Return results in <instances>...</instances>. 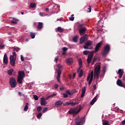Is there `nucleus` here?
<instances>
[{"instance_id": "obj_18", "label": "nucleus", "mask_w": 125, "mask_h": 125, "mask_svg": "<svg viewBox=\"0 0 125 125\" xmlns=\"http://www.w3.org/2000/svg\"><path fill=\"white\" fill-rule=\"evenodd\" d=\"M63 104V102L62 101H58L55 104V106L56 107H60Z\"/></svg>"}, {"instance_id": "obj_1", "label": "nucleus", "mask_w": 125, "mask_h": 125, "mask_svg": "<svg viewBox=\"0 0 125 125\" xmlns=\"http://www.w3.org/2000/svg\"><path fill=\"white\" fill-rule=\"evenodd\" d=\"M82 109H83V106H82V105L80 104L76 108L70 109L69 110L68 113L70 115H73V116L75 117V116H77V115L80 113Z\"/></svg>"}, {"instance_id": "obj_57", "label": "nucleus", "mask_w": 125, "mask_h": 125, "mask_svg": "<svg viewBox=\"0 0 125 125\" xmlns=\"http://www.w3.org/2000/svg\"><path fill=\"white\" fill-rule=\"evenodd\" d=\"M45 11L47 12H48L49 11V9H48V8H46V9H45Z\"/></svg>"}, {"instance_id": "obj_28", "label": "nucleus", "mask_w": 125, "mask_h": 125, "mask_svg": "<svg viewBox=\"0 0 125 125\" xmlns=\"http://www.w3.org/2000/svg\"><path fill=\"white\" fill-rule=\"evenodd\" d=\"M78 62L80 66L79 68H82V66H83V61H82V59H79Z\"/></svg>"}, {"instance_id": "obj_24", "label": "nucleus", "mask_w": 125, "mask_h": 125, "mask_svg": "<svg viewBox=\"0 0 125 125\" xmlns=\"http://www.w3.org/2000/svg\"><path fill=\"white\" fill-rule=\"evenodd\" d=\"M66 63L67 64H72L73 63V59L72 58H68L66 60Z\"/></svg>"}, {"instance_id": "obj_48", "label": "nucleus", "mask_w": 125, "mask_h": 125, "mask_svg": "<svg viewBox=\"0 0 125 125\" xmlns=\"http://www.w3.org/2000/svg\"><path fill=\"white\" fill-rule=\"evenodd\" d=\"M63 56H67V53L63 51Z\"/></svg>"}, {"instance_id": "obj_40", "label": "nucleus", "mask_w": 125, "mask_h": 125, "mask_svg": "<svg viewBox=\"0 0 125 125\" xmlns=\"http://www.w3.org/2000/svg\"><path fill=\"white\" fill-rule=\"evenodd\" d=\"M91 78V73H90L89 74L88 76L87 77V82H88V81H89Z\"/></svg>"}, {"instance_id": "obj_54", "label": "nucleus", "mask_w": 125, "mask_h": 125, "mask_svg": "<svg viewBox=\"0 0 125 125\" xmlns=\"http://www.w3.org/2000/svg\"><path fill=\"white\" fill-rule=\"evenodd\" d=\"M57 21H63V19L62 18H60V19H58Z\"/></svg>"}, {"instance_id": "obj_22", "label": "nucleus", "mask_w": 125, "mask_h": 125, "mask_svg": "<svg viewBox=\"0 0 125 125\" xmlns=\"http://www.w3.org/2000/svg\"><path fill=\"white\" fill-rule=\"evenodd\" d=\"M118 74L119 75L120 79H121V78L123 77V75L124 74V72L123 71V70H122V69H119Z\"/></svg>"}, {"instance_id": "obj_8", "label": "nucleus", "mask_w": 125, "mask_h": 125, "mask_svg": "<svg viewBox=\"0 0 125 125\" xmlns=\"http://www.w3.org/2000/svg\"><path fill=\"white\" fill-rule=\"evenodd\" d=\"M57 67L58 68H59V69H57V72L58 73L57 80L58 82L60 83V76L61 75V68L62 66L60 64H58L57 65Z\"/></svg>"}, {"instance_id": "obj_64", "label": "nucleus", "mask_w": 125, "mask_h": 125, "mask_svg": "<svg viewBox=\"0 0 125 125\" xmlns=\"http://www.w3.org/2000/svg\"><path fill=\"white\" fill-rule=\"evenodd\" d=\"M94 62H93V61H92V65H94Z\"/></svg>"}, {"instance_id": "obj_12", "label": "nucleus", "mask_w": 125, "mask_h": 125, "mask_svg": "<svg viewBox=\"0 0 125 125\" xmlns=\"http://www.w3.org/2000/svg\"><path fill=\"white\" fill-rule=\"evenodd\" d=\"M79 103L78 102H66L63 104V106H69L70 105L71 106H75V105H78Z\"/></svg>"}, {"instance_id": "obj_45", "label": "nucleus", "mask_w": 125, "mask_h": 125, "mask_svg": "<svg viewBox=\"0 0 125 125\" xmlns=\"http://www.w3.org/2000/svg\"><path fill=\"white\" fill-rule=\"evenodd\" d=\"M47 110H48L47 107H45V108H44L43 109L42 112V113H45V112H46V111H47Z\"/></svg>"}, {"instance_id": "obj_30", "label": "nucleus", "mask_w": 125, "mask_h": 125, "mask_svg": "<svg viewBox=\"0 0 125 125\" xmlns=\"http://www.w3.org/2000/svg\"><path fill=\"white\" fill-rule=\"evenodd\" d=\"M56 95H57V94L54 93H53L52 95H51L48 96V97L46 98V100H47L49 99V98H51V97H53L54 96H56Z\"/></svg>"}, {"instance_id": "obj_7", "label": "nucleus", "mask_w": 125, "mask_h": 125, "mask_svg": "<svg viewBox=\"0 0 125 125\" xmlns=\"http://www.w3.org/2000/svg\"><path fill=\"white\" fill-rule=\"evenodd\" d=\"M110 51V45H106L104 48L103 51L102 52V55L103 56H106L107 54L109 53Z\"/></svg>"}, {"instance_id": "obj_32", "label": "nucleus", "mask_w": 125, "mask_h": 125, "mask_svg": "<svg viewBox=\"0 0 125 125\" xmlns=\"http://www.w3.org/2000/svg\"><path fill=\"white\" fill-rule=\"evenodd\" d=\"M75 15H72L71 17L69 18V21H74L75 20V17H74Z\"/></svg>"}, {"instance_id": "obj_52", "label": "nucleus", "mask_w": 125, "mask_h": 125, "mask_svg": "<svg viewBox=\"0 0 125 125\" xmlns=\"http://www.w3.org/2000/svg\"><path fill=\"white\" fill-rule=\"evenodd\" d=\"M121 124L122 125H125V119L123 120Z\"/></svg>"}, {"instance_id": "obj_26", "label": "nucleus", "mask_w": 125, "mask_h": 125, "mask_svg": "<svg viewBox=\"0 0 125 125\" xmlns=\"http://www.w3.org/2000/svg\"><path fill=\"white\" fill-rule=\"evenodd\" d=\"M96 98H97V95L94 98V99L91 101L90 104L91 105H93L95 102H96Z\"/></svg>"}, {"instance_id": "obj_10", "label": "nucleus", "mask_w": 125, "mask_h": 125, "mask_svg": "<svg viewBox=\"0 0 125 125\" xmlns=\"http://www.w3.org/2000/svg\"><path fill=\"white\" fill-rule=\"evenodd\" d=\"M102 44H103V42L101 41L97 44L95 48V52H98V51L100 49V47L102 46Z\"/></svg>"}, {"instance_id": "obj_55", "label": "nucleus", "mask_w": 125, "mask_h": 125, "mask_svg": "<svg viewBox=\"0 0 125 125\" xmlns=\"http://www.w3.org/2000/svg\"><path fill=\"white\" fill-rule=\"evenodd\" d=\"M55 88H58V84H56L54 86Z\"/></svg>"}, {"instance_id": "obj_25", "label": "nucleus", "mask_w": 125, "mask_h": 125, "mask_svg": "<svg viewBox=\"0 0 125 125\" xmlns=\"http://www.w3.org/2000/svg\"><path fill=\"white\" fill-rule=\"evenodd\" d=\"M13 21H11V23L12 24H17V22H18L19 21V20H18V19H16V18H13Z\"/></svg>"}, {"instance_id": "obj_62", "label": "nucleus", "mask_w": 125, "mask_h": 125, "mask_svg": "<svg viewBox=\"0 0 125 125\" xmlns=\"http://www.w3.org/2000/svg\"><path fill=\"white\" fill-rule=\"evenodd\" d=\"M76 77V73H73V78Z\"/></svg>"}, {"instance_id": "obj_44", "label": "nucleus", "mask_w": 125, "mask_h": 125, "mask_svg": "<svg viewBox=\"0 0 125 125\" xmlns=\"http://www.w3.org/2000/svg\"><path fill=\"white\" fill-rule=\"evenodd\" d=\"M87 12H91V6H89V7L87 8Z\"/></svg>"}, {"instance_id": "obj_31", "label": "nucleus", "mask_w": 125, "mask_h": 125, "mask_svg": "<svg viewBox=\"0 0 125 125\" xmlns=\"http://www.w3.org/2000/svg\"><path fill=\"white\" fill-rule=\"evenodd\" d=\"M28 105H29V104L26 103V105L23 109L24 111H28V109H29V106H28Z\"/></svg>"}, {"instance_id": "obj_53", "label": "nucleus", "mask_w": 125, "mask_h": 125, "mask_svg": "<svg viewBox=\"0 0 125 125\" xmlns=\"http://www.w3.org/2000/svg\"><path fill=\"white\" fill-rule=\"evenodd\" d=\"M93 89L95 90V89H96V84H94V85L93 86Z\"/></svg>"}, {"instance_id": "obj_33", "label": "nucleus", "mask_w": 125, "mask_h": 125, "mask_svg": "<svg viewBox=\"0 0 125 125\" xmlns=\"http://www.w3.org/2000/svg\"><path fill=\"white\" fill-rule=\"evenodd\" d=\"M30 37L32 39H35V37H36V33L30 32Z\"/></svg>"}, {"instance_id": "obj_60", "label": "nucleus", "mask_w": 125, "mask_h": 125, "mask_svg": "<svg viewBox=\"0 0 125 125\" xmlns=\"http://www.w3.org/2000/svg\"><path fill=\"white\" fill-rule=\"evenodd\" d=\"M33 24L35 26V27H37V22H34Z\"/></svg>"}, {"instance_id": "obj_14", "label": "nucleus", "mask_w": 125, "mask_h": 125, "mask_svg": "<svg viewBox=\"0 0 125 125\" xmlns=\"http://www.w3.org/2000/svg\"><path fill=\"white\" fill-rule=\"evenodd\" d=\"M77 73H79V78H82L83 75V70L81 69V67H79V68L77 69Z\"/></svg>"}, {"instance_id": "obj_20", "label": "nucleus", "mask_w": 125, "mask_h": 125, "mask_svg": "<svg viewBox=\"0 0 125 125\" xmlns=\"http://www.w3.org/2000/svg\"><path fill=\"white\" fill-rule=\"evenodd\" d=\"M42 27H43V23L39 22L38 23V25L37 27V29L38 30H41V29H42Z\"/></svg>"}, {"instance_id": "obj_27", "label": "nucleus", "mask_w": 125, "mask_h": 125, "mask_svg": "<svg viewBox=\"0 0 125 125\" xmlns=\"http://www.w3.org/2000/svg\"><path fill=\"white\" fill-rule=\"evenodd\" d=\"M37 6L36 3H31L29 6L30 8H35Z\"/></svg>"}, {"instance_id": "obj_16", "label": "nucleus", "mask_w": 125, "mask_h": 125, "mask_svg": "<svg viewBox=\"0 0 125 125\" xmlns=\"http://www.w3.org/2000/svg\"><path fill=\"white\" fill-rule=\"evenodd\" d=\"M46 104H47V102H46V101H45V99H44V98H41V105H42V106H45Z\"/></svg>"}, {"instance_id": "obj_17", "label": "nucleus", "mask_w": 125, "mask_h": 125, "mask_svg": "<svg viewBox=\"0 0 125 125\" xmlns=\"http://www.w3.org/2000/svg\"><path fill=\"white\" fill-rule=\"evenodd\" d=\"M117 84L119 85V86H121L122 87H124L125 88V84H123V82L121 80L118 79L117 81Z\"/></svg>"}, {"instance_id": "obj_56", "label": "nucleus", "mask_w": 125, "mask_h": 125, "mask_svg": "<svg viewBox=\"0 0 125 125\" xmlns=\"http://www.w3.org/2000/svg\"><path fill=\"white\" fill-rule=\"evenodd\" d=\"M18 94L20 96H22V93H21V92H19L18 93Z\"/></svg>"}, {"instance_id": "obj_6", "label": "nucleus", "mask_w": 125, "mask_h": 125, "mask_svg": "<svg viewBox=\"0 0 125 125\" xmlns=\"http://www.w3.org/2000/svg\"><path fill=\"white\" fill-rule=\"evenodd\" d=\"M9 83L10 86L12 88H14V87H16V85H17L16 80H15V78L14 77H11L10 79Z\"/></svg>"}, {"instance_id": "obj_39", "label": "nucleus", "mask_w": 125, "mask_h": 125, "mask_svg": "<svg viewBox=\"0 0 125 125\" xmlns=\"http://www.w3.org/2000/svg\"><path fill=\"white\" fill-rule=\"evenodd\" d=\"M42 112L39 113L37 115V118L38 119H41V117H42Z\"/></svg>"}, {"instance_id": "obj_35", "label": "nucleus", "mask_w": 125, "mask_h": 125, "mask_svg": "<svg viewBox=\"0 0 125 125\" xmlns=\"http://www.w3.org/2000/svg\"><path fill=\"white\" fill-rule=\"evenodd\" d=\"M57 31L59 32L60 33H62L63 32V29L60 27H58Z\"/></svg>"}, {"instance_id": "obj_9", "label": "nucleus", "mask_w": 125, "mask_h": 125, "mask_svg": "<svg viewBox=\"0 0 125 125\" xmlns=\"http://www.w3.org/2000/svg\"><path fill=\"white\" fill-rule=\"evenodd\" d=\"M85 45L83 46V48H84V49H89L88 46H91V45H92V41H88L85 42Z\"/></svg>"}, {"instance_id": "obj_46", "label": "nucleus", "mask_w": 125, "mask_h": 125, "mask_svg": "<svg viewBox=\"0 0 125 125\" xmlns=\"http://www.w3.org/2000/svg\"><path fill=\"white\" fill-rule=\"evenodd\" d=\"M68 48L66 47H63V51L65 52L67 51V50H68Z\"/></svg>"}, {"instance_id": "obj_29", "label": "nucleus", "mask_w": 125, "mask_h": 125, "mask_svg": "<svg viewBox=\"0 0 125 125\" xmlns=\"http://www.w3.org/2000/svg\"><path fill=\"white\" fill-rule=\"evenodd\" d=\"M102 122L103 125H109V122L108 121L103 120Z\"/></svg>"}, {"instance_id": "obj_23", "label": "nucleus", "mask_w": 125, "mask_h": 125, "mask_svg": "<svg viewBox=\"0 0 125 125\" xmlns=\"http://www.w3.org/2000/svg\"><path fill=\"white\" fill-rule=\"evenodd\" d=\"M13 72H14V69H11L8 70L7 74L8 75H9V76H12V74Z\"/></svg>"}, {"instance_id": "obj_58", "label": "nucleus", "mask_w": 125, "mask_h": 125, "mask_svg": "<svg viewBox=\"0 0 125 125\" xmlns=\"http://www.w3.org/2000/svg\"><path fill=\"white\" fill-rule=\"evenodd\" d=\"M95 61H96V58H94L93 60V62H95Z\"/></svg>"}, {"instance_id": "obj_19", "label": "nucleus", "mask_w": 125, "mask_h": 125, "mask_svg": "<svg viewBox=\"0 0 125 125\" xmlns=\"http://www.w3.org/2000/svg\"><path fill=\"white\" fill-rule=\"evenodd\" d=\"M86 90V89L85 86H84L82 88V93L81 96V98H83V97H84V94H85Z\"/></svg>"}, {"instance_id": "obj_59", "label": "nucleus", "mask_w": 125, "mask_h": 125, "mask_svg": "<svg viewBox=\"0 0 125 125\" xmlns=\"http://www.w3.org/2000/svg\"><path fill=\"white\" fill-rule=\"evenodd\" d=\"M55 61H56V62H57L58 61V58H56L55 59Z\"/></svg>"}, {"instance_id": "obj_51", "label": "nucleus", "mask_w": 125, "mask_h": 125, "mask_svg": "<svg viewBox=\"0 0 125 125\" xmlns=\"http://www.w3.org/2000/svg\"><path fill=\"white\" fill-rule=\"evenodd\" d=\"M4 46V45H0V49H2Z\"/></svg>"}, {"instance_id": "obj_34", "label": "nucleus", "mask_w": 125, "mask_h": 125, "mask_svg": "<svg viewBox=\"0 0 125 125\" xmlns=\"http://www.w3.org/2000/svg\"><path fill=\"white\" fill-rule=\"evenodd\" d=\"M13 52H15V51H16V52H18L19 50H20V48L18 47H13Z\"/></svg>"}, {"instance_id": "obj_61", "label": "nucleus", "mask_w": 125, "mask_h": 125, "mask_svg": "<svg viewBox=\"0 0 125 125\" xmlns=\"http://www.w3.org/2000/svg\"><path fill=\"white\" fill-rule=\"evenodd\" d=\"M123 80L125 81V76H123Z\"/></svg>"}, {"instance_id": "obj_63", "label": "nucleus", "mask_w": 125, "mask_h": 125, "mask_svg": "<svg viewBox=\"0 0 125 125\" xmlns=\"http://www.w3.org/2000/svg\"><path fill=\"white\" fill-rule=\"evenodd\" d=\"M105 70H106V68H105V67L103 68V71H104V72Z\"/></svg>"}, {"instance_id": "obj_13", "label": "nucleus", "mask_w": 125, "mask_h": 125, "mask_svg": "<svg viewBox=\"0 0 125 125\" xmlns=\"http://www.w3.org/2000/svg\"><path fill=\"white\" fill-rule=\"evenodd\" d=\"M88 38V36H87V35H86L81 38L80 43L82 44V43H83V42H86V41H87Z\"/></svg>"}, {"instance_id": "obj_49", "label": "nucleus", "mask_w": 125, "mask_h": 125, "mask_svg": "<svg viewBox=\"0 0 125 125\" xmlns=\"http://www.w3.org/2000/svg\"><path fill=\"white\" fill-rule=\"evenodd\" d=\"M43 14H44V13L41 12L39 14V15H40V16H43Z\"/></svg>"}, {"instance_id": "obj_42", "label": "nucleus", "mask_w": 125, "mask_h": 125, "mask_svg": "<svg viewBox=\"0 0 125 125\" xmlns=\"http://www.w3.org/2000/svg\"><path fill=\"white\" fill-rule=\"evenodd\" d=\"M84 55H87L88 54V53H89V51H84L83 52Z\"/></svg>"}, {"instance_id": "obj_15", "label": "nucleus", "mask_w": 125, "mask_h": 125, "mask_svg": "<svg viewBox=\"0 0 125 125\" xmlns=\"http://www.w3.org/2000/svg\"><path fill=\"white\" fill-rule=\"evenodd\" d=\"M3 63L5 65H7L8 64V58L7 57V55L5 54L3 57Z\"/></svg>"}, {"instance_id": "obj_11", "label": "nucleus", "mask_w": 125, "mask_h": 125, "mask_svg": "<svg viewBox=\"0 0 125 125\" xmlns=\"http://www.w3.org/2000/svg\"><path fill=\"white\" fill-rule=\"evenodd\" d=\"M93 54H94L93 52H91L90 54L88 55V58L87 59V62L88 64L91 63L92 58H93Z\"/></svg>"}, {"instance_id": "obj_50", "label": "nucleus", "mask_w": 125, "mask_h": 125, "mask_svg": "<svg viewBox=\"0 0 125 125\" xmlns=\"http://www.w3.org/2000/svg\"><path fill=\"white\" fill-rule=\"evenodd\" d=\"M21 61L23 62L24 61V57H23V56L21 55Z\"/></svg>"}, {"instance_id": "obj_47", "label": "nucleus", "mask_w": 125, "mask_h": 125, "mask_svg": "<svg viewBox=\"0 0 125 125\" xmlns=\"http://www.w3.org/2000/svg\"><path fill=\"white\" fill-rule=\"evenodd\" d=\"M63 96L64 98H67L68 97V94L63 93Z\"/></svg>"}, {"instance_id": "obj_36", "label": "nucleus", "mask_w": 125, "mask_h": 125, "mask_svg": "<svg viewBox=\"0 0 125 125\" xmlns=\"http://www.w3.org/2000/svg\"><path fill=\"white\" fill-rule=\"evenodd\" d=\"M73 41L74 42H78V36H76L75 37H74L73 38Z\"/></svg>"}, {"instance_id": "obj_43", "label": "nucleus", "mask_w": 125, "mask_h": 125, "mask_svg": "<svg viewBox=\"0 0 125 125\" xmlns=\"http://www.w3.org/2000/svg\"><path fill=\"white\" fill-rule=\"evenodd\" d=\"M33 97H34V99L35 100H39V97H38L37 95H34L33 96Z\"/></svg>"}, {"instance_id": "obj_21", "label": "nucleus", "mask_w": 125, "mask_h": 125, "mask_svg": "<svg viewBox=\"0 0 125 125\" xmlns=\"http://www.w3.org/2000/svg\"><path fill=\"white\" fill-rule=\"evenodd\" d=\"M93 80V71H92L91 72V78L90 79V80L88 82L89 85L91 84V83H92V80Z\"/></svg>"}, {"instance_id": "obj_2", "label": "nucleus", "mask_w": 125, "mask_h": 125, "mask_svg": "<svg viewBox=\"0 0 125 125\" xmlns=\"http://www.w3.org/2000/svg\"><path fill=\"white\" fill-rule=\"evenodd\" d=\"M25 77V72L24 71H19L18 73L17 82L18 83H23V80Z\"/></svg>"}, {"instance_id": "obj_37", "label": "nucleus", "mask_w": 125, "mask_h": 125, "mask_svg": "<svg viewBox=\"0 0 125 125\" xmlns=\"http://www.w3.org/2000/svg\"><path fill=\"white\" fill-rule=\"evenodd\" d=\"M66 92L67 94H68V95L72 96V95H73V94H74V93L73 92H71L70 91V90H67Z\"/></svg>"}, {"instance_id": "obj_38", "label": "nucleus", "mask_w": 125, "mask_h": 125, "mask_svg": "<svg viewBox=\"0 0 125 125\" xmlns=\"http://www.w3.org/2000/svg\"><path fill=\"white\" fill-rule=\"evenodd\" d=\"M42 110V106H38L37 107V111L38 112H41Z\"/></svg>"}, {"instance_id": "obj_41", "label": "nucleus", "mask_w": 125, "mask_h": 125, "mask_svg": "<svg viewBox=\"0 0 125 125\" xmlns=\"http://www.w3.org/2000/svg\"><path fill=\"white\" fill-rule=\"evenodd\" d=\"M57 8H59L58 5L55 4L53 5V9H57Z\"/></svg>"}, {"instance_id": "obj_4", "label": "nucleus", "mask_w": 125, "mask_h": 125, "mask_svg": "<svg viewBox=\"0 0 125 125\" xmlns=\"http://www.w3.org/2000/svg\"><path fill=\"white\" fill-rule=\"evenodd\" d=\"M13 55L10 56V62L11 66L14 67L15 65V60H16V53L13 52L12 53Z\"/></svg>"}, {"instance_id": "obj_3", "label": "nucleus", "mask_w": 125, "mask_h": 125, "mask_svg": "<svg viewBox=\"0 0 125 125\" xmlns=\"http://www.w3.org/2000/svg\"><path fill=\"white\" fill-rule=\"evenodd\" d=\"M101 69V66L100 65H97L94 70V78L98 80L99 78V75L100 74V70Z\"/></svg>"}, {"instance_id": "obj_5", "label": "nucleus", "mask_w": 125, "mask_h": 125, "mask_svg": "<svg viewBox=\"0 0 125 125\" xmlns=\"http://www.w3.org/2000/svg\"><path fill=\"white\" fill-rule=\"evenodd\" d=\"M79 31L80 35H84L86 32V28L84 24H81L79 25Z\"/></svg>"}]
</instances>
